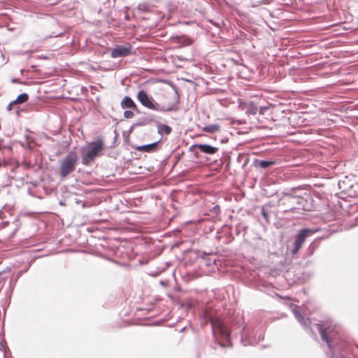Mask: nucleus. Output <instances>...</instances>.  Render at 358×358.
Wrapping results in <instances>:
<instances>
[{"label": "nucleus", "instance_id": "nucleus-1", "mask_svg": "<svg viewBox=\"0 0 358 358\" xmlns=\"http://www.w3.org/2000/svg\"><path fill=\"white\" fill-rule=\"evenodd\" d=\"M78 162V154L75 151H70L60 162L59 171L60 177L64 178L73 173L76 169Z\"/></svg>", "mask_w": 358, "mask_h": 358}, {"label": "nucleus", "instance_id": "nucleus-2", "mask_svg": "<svg viewBox=\"0 0 358 358\" xmlns=\"http://www.w3.org/2000/svg\"><path fill=\"white\" fill-rule=\"evenodd\" d=\"M92 146L87 148V152L82 155V164L85 166L92 164L95 159L100 155L104 148L102 138H99L95 142L91 143Z\"/></svg>", "mask_w": 358, "mask_h": 358}, {"label": "nucleus", "instance_id": "nucleus-3", "mask_svg": "<svg viewBox=\"0 0 358 358\" xmlns=\"http://www.w3.org/2000/svg\"><path fill=\"white\" fill-rule=\"evenodd\" d=\"M287 204L289 208L285 209V212H292L294 210H308V202L300 196H288L286 197L283 205Z\"/></svg>", "mask_w": 358, "mask_h": 358}, {"label": "nucleus", "instance_id": "nucleus-4", "mask_svg": "<svg viewBox=\"0 0 358 358\" xmlns=\"http://www.w3.org/2000/svg\"><path fill=\"white\" fill-rule=\"evenodd\" d=\"M318 229H307L304 228L300 230L298 234L296 236V238L294 243V248L292 251V255H296L301 249L302 245L305 242L306 239L315 234Z\"/></svg>", "mask_w": 358, "mask_h": 358}, {"label": "nucleus", "instance_id": "nucleus-5", "mask_svg": "<svg viewBox=\"0 0 358 358\" xmlns=\"http://www.w3.org/2000/svg\"><path fill=\"white\" fill-rule=\"evenodd\" d=\"M137 99L145 108L157 111L159 103L151 96H149L145 91L140 90L137 94Z\"/></svg>", "mask_w": 358, "mask_h": 358}, {"label": "nucleus", "instance_id": "nucleus-6", "mask_svg": "<svg viewBox=\"0 0 358 358\" xmlns=\"http://www.w3.org/2000/svg\"><path fill=\"white\" fill-rule=\"evenodd\" d=\"M317 329L320 332L322 339L326 342L329 349L332 350L333 348L331 345V341H330V338L333 336V332L336 327H331V325H328L327 323L325 324H317Z\"/></svg>", "mask_w": 358, "mask_h": 358}, {"label": "nucleus", "instance_id": "nucleus-7", "mask_svg": "<svg viewBox=\"0 0 358 358\" xmlns=\"http://www.w3.org/2000/svg\"><path fill=\"white\" fill-rule=\"evenodd\" d=\"M131 52V45L127 44V45H117L111 51V57L113 58L124 57L130 55Z\"/></svg>", "mask_w": 358, "mask_h": 358}, {"label": "nucleus", "instance_id": "nucleus-8", "mask_svg": "<svg viewBox=\"0 0 358 358\" xmlns=\"http://www.w3.org/2000/svg\"><path fill=\"white\" fill-rule=\"evenodd\" d=\"M179 95L178 92H176L174 101L166 106H160L159 104L157 111L162 113L178 111L179 110Z\"/></svg>", "mask_w": 358, "mask_h": 358}, {"label": "nucleus", "instance_id": "nucleus-9", "mask_svg": "<svg viewBox=\"0 0 358 358\" xmlns=\"http://www.w3.org/2000/svg\"><path fill=\"white\" fill-rule=\"evenodd\" d=\"M194 148H198L201 152L208 155H213L219 150L218 148L208 144H194L189 148V150L192 151Z\"/></svg>", "mask_w": 358, "mask_h": 358}, {"label": "nucleus", "instance_id": "nucleus-10", "mask_svg": "<svg viewBox=\"0 0 358 358\" xmlns=\"http://www.w3.org/2000/svg\"><path fill=\"white\" fill-rule=\"evenodd\" d=\"M120 106L123 109L130 108L134 110H138V108L132 99L128 96H124L120 103Z\"/></svg>", "mask_w": 358, "mask_h": 358}, {"label": "nucleus", "instance_id": "nucleus-11", "mask_svg": "<svg viewBox=\"0 0 358 358\" xmlns=\"http://www.w3.org/2000/svg\"><path fill=\"white\" fill-rule=\"evenodd\" d=\"M242 108L245 110L248 115H256L258 112V106L254 101L243 103Z\"/></svg>", "mask_w": 358, "mask_h": 358}, {"label": "nucleus", "instance_id": "nucleus-12", "mask_svg": "<svg viewBox=\"0 0 358 358\" xmlns=\"http://www.w3.org/2000/svg\"><path fill=\"white\" fill-rule=\"evenodd\" d=\"M173 41L180 44L182 46H187L193 43V39L187 35H180L173 36Z\"/></svg>", "mask_w": 358, "mask_h": 358}, {"label": "nucleus", "instance_id": "nucleus-13", "mask_svg": "<svg viewBox=\"0 0 358 358\" xmlns=\"http://www.w3.org/2000/svg\"><path fill=\"white\" fill-rule=\"evenodd\" d=\"M292 313L298 321L301 324V325H303L304 327H308L310 324L309 319L306 320L296 308H294L292 310Z\"/></svg>", "mask_w": 358, "mask_h": 358}, {"label": "nucleus", "instance_id": "nucleus-14", "mask_svg": "<svg viewBox=\"0 0 358 358\" xmlns=\"http://www.w3.org/2000/svg\"><path fill=\"white\" fill-rule=\"evenodd\" d=\"M158 143H159V141H157V142H154V143H152L150 144L140 145L137 148V150L138 151H141V152H153L156 149Z\"/></svg>", "mask_w": 358, "mask_h": 358}, {"label": "nucleus", "instance_id": "nucleus-15", "mask_svg": "<svg viewBox=\"0 0 358 358\" xmlns=\"http://www.w3.org/2000/svg\"><path fill=\"white\" fill-rule=\"evenodd\" d=\"M171 127L167 124H159L157 127V131L161 135H169L171 132Z\"/></svg>", "mask_w": 358, "mask_h": 358}, {"label": "nucleus", "instance_id": "nucleus-16", "mask_svg": "<svg viewBox=\"0 0 358 358\" xmlns=\"http://www.w3.org/2000/svg\"><path fill=\"white\" fill-rule=\"evenodd\" d=\"M220 126L218 124H208L206 125L202 128V130L207 133H215L218 131H220Z\"/></svg>", "mask_w": 358, "mask_h": 358}, {"label": "nucleus", "instance_id": "nucleus-17", "mask_svg": "<svg viewBox=\"0 0 358 358\" xmlns=\"http://www.w3.org/2000/svg\"><path fill=\"white\" fill-rule=\"evenodd\" d=\"M29 99V95L27 93H22L17 96V97L12 101V103H22L26 102Z\"/></svg>", "mask_w": 358, "mask_h": 358}, {"label": "nucleus", "instance_id": "nucleus-18", "mask_svg": "<svg viewBox=\"0 0 358 358\" xmlns=\"http://www.w3.org/2000/svg\"><path fill=\"white\" fill-rule=\"evenodd\" d=\"M219 330L222 338L228 341L230 337V331L229 329L226 327L220 325L219 326Z\"/></svg>", "mask_w": 358, "mask_h": 358}, {"label": "nucleus", "instance_id": "nucleus-19", "mask_svg": "<svg viewBox=\"0 0 358 358\" xmlns=\"http://www.w3.org/2000/svg\"><path fill=\"white\" fill-rule=\"evenodd\" d=\"M201 258L206 261V266H211L215 264V260L209 257L208 255L206 252H202Z\"/></svg>", "mask_w": 358, "mask_h": 358}, {"label": "nucleus", "instance_id": "nucleus-20", "mask_svg": "<svg viewBox=\"0 0 358 358\" xmlns=\"http://www.w3.org/2000/svg\"><path fill=\"white\" fill-rule=\"evenodd\" d=\"M149 123V122L147 120L146 118H142L139 120L138 122H135L130 128V131H132L133 128L134 127H140V126H144Z\"/></svg>", "mask_w": 358, "mask_h": 358}, {"label": "nucleus", "instance_id": "nucleus-21", "mask_svg": "<svg viewBox=\"0 0 358 358\" xmlns=\"http://www.w3.org/2000/svg\"><path fill=\"white\" fill-rule=\"evenodd\" d=\"M275 164L274 161H266V160H262L259 162V166L261 168L266 169Z\"/></svg>", "mask_w": 358, "mask_h": 358}, {"label": "nucleus", "instance_id": "nucleus-22", "mask_svg": "<svg viewBox=\"0 0 358 358\" xmlns=\"http://www.w3.org/2000/svg\"><path fill=\"white\" fill-rule=\"evenodd\" d=\"M261 214L263 216V217L265 219L266 222H269V220H268V212L266 210L265 208L264 207H262L261 208Z\"/></svg>", "mask_w": 358, "mask_h": 358}, {"label": "nucleus", "instance_id": "nucleus-23", "mask_svg": "<svg viewBox=\"0 0 358 358\" xmlns=\"http://www.w3.org/2000/svg\"><path fill=\"white\" fill-rule=\"evenodd\" d=\"M134 116V113L132 110H127L124 112V117L127 119L132 118Z\"/></svg>", "mask_w": 358, "mask_h": 358}, {"label": "nucleus", "instance_id": "nucleus-24", "mask_svg": "<svg viewBox=\"0 0 358 358\" xmlns=\"http://www.w3.org/2000/svg\"><path fill=\"white\" fill-rule=\"evenodd\" d=\"M268 109L269 106H261L259 108L258 107V112L260 115H264Z\"/></svg>", "mask_w": 358, "mask_h": 358}, {"label": "nucleus", "instance_id": "nucleus-25", "mask_svg": "<svg viewBox=\"0 0 358 358\" xmlns=\"http://www.w3.org/2000/svg\"><path fill=\"white\" fill-rule=\"evenodd\" d=\"M220 206L218 205H215L214 206L212 209L210 210V211L215 214V215H217L219 213H220Z\"/></svg>", "mask_w": 358, "mask_h": 358}, {"label": "nucleus", "instance_id": "nucleus-26", "mask_svg": "<svg viewBox=\"0 0 358 358\" xmlns=\"http://www.w3.org/2000/svg\"><path fill=\"white\" fill-rule=\"evenodd\" d=\"M8 164V162L5 159H0V167L1 166H6Z\"/></svg>", "mask_w": 358, "mask_h": 358}, {"label": "nucleus", "instance_id": "nucleus-27", "mask_svg": "<svg viewBox=\"0 0 358 358\" xmlns=\"http://www.w3.org/2000/svg\"><path fill=\"white\" fill-rule=\"evenodd\" d=\"M15 103H12V101L7 106V110H12V108H13V106L15 105Z\"/></svg>", "mask_w": 358, "mask_h": 358}, {"label": "nucleus", "instance_id": "nucleus-28", "mask_svg": "<svg viewBox=\"0 0 358 358\" xmlns=\"http://www.w3.org/2000/svg\"><path fill=\"white\" fill-rule=\"evenodd\" d=\"M3 214L2 210H0V217H1V215Z\"/></svg>", "mask_w": 358, "mask_h": 358}]
</instances>
